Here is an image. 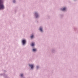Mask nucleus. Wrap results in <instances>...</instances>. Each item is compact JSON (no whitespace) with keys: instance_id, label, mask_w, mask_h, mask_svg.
<instances>
[{"instance_id":"9","label":"nucleus","mask_w":78,"mask_h":78,"mask_svg":"<svg viewBox=\"0 0 78 78\" xmlns=\"http://www.w3.org/2000/svg\"><path fill=\"white\" fill-rule=\"evenodd\" d=\"M33 37H34V35H32L31 36V38H33Z\"/></svg>"},{"instance_id":"11","label":"nucleus","mask_w":78,"mask_h":78,"mask_svg":"<svg viewBox=\"0 0 78 78\" xmlns=\"http://www.w3.org/2000/svg\"><path fill=\"white\" fill-rule=\"evenodd\" d=\"M38 68H39V67L38 66H37V69H38Z\"/></svg>"},{"instance_id":"7","label":"nucleus","mask_w":78,"mask_h":78,"mask_svg":"<svg viewBox=\"0 0 78 78\" xmlns=\"http://www.w3.org/2000/svg\"><path fill=\"white\" fill-rule=\"evenodd\" d=\"M33 51H36V49H33Z\"/></svg>"},{"instance_id":"3","label":"nucleus","mask_w":78,"mask_h":78,"mask_svg":"<svg viewBox=\"0 0 78 78\" xmlns=\"http://www.w3.org/2000/svg\"><path fill=\"white\" fill-rule=\"evenodd\" d=\"M30 67L31 68V69H33L34 67V65H29Z\"/></svg>"},{"instance_id":"8","label":"nucleus","mask_w":78,"mask_h":78,"mask_svg":"<svg viewBox=\"0 0 78 78\" xmlns=\"http://www.w3.org/2000/svg\"><path fill=\"white\" fill-rule=\"evenodd\" d=\"M34 45V43H32L31 44V46H32V47H33Z\"/></svg>"},{"instance_id":"2","label":"nucleus","mask_w":78,"mask_h":78,"mask_svg":"<svg viewBox=\"0 0 78 78\" xmlns=\"http://www.w3.org/2000/svg\"><path fill=\"white\" fill-rule=\"evenodd\" d=\"M22 43L23 45H24V44H25V43H26V40H23Z\"/></svg>"},{"instance_id":"6","label":"nucleus","mask_w":78,"mask_h":78,"mask_svg":"<svg viewBox=\"0 0 78 78\" xmlns=\"http://www.w3.org/2000/svg\"><path fill=\"white\" fill-rule=\"evenodd\" d=\"M39 30L41 31V32H42V29L41 28H40Z\"/></svg>"},{"instance_id":"12","label":"nucleus","mask_w":78,"mask_h":78,"mask_svg":"<svg viewBox=\"0 0 78 78\" xmlns=\"http://www.w3.org/2000/svg\"><path fill=\"white\" fill-rule=\"evenodd\" d=\"M14 3H15V1H13Z\"/></svg>"},{"instance_id":"1","label":"nucleus","mask_w":78,"mask_h":78,"mask_svg":"<svg viewBox=\"0 0 78 78\" xmlns=\"http://www.w3.org/2000/svg\"><path fill=\"white\" fill-rule=\"evenodd\" d=\"M3 8H4V5H3V0H0V9Z\"/></svg>"},{"instance_id":"5","label":"nucleus","mask_w":78,"mask_h":78,"mask_svg":"<svg viewBox=\"0 0 78 78\" xmlns=\"http://www.w3.org/2000/svg\"><path fill=\"white\" fill-rule=\"evenodd\" d=\"M66 8H64L62 9H61L62 11H65L66 10Z\"/></svg>"},{"instance_id":"10","label":"nucleus","mask_w":78,"mask_h":78,"mask_svg":"<svg viewBox=\"0 0 78 78\" xmlns=\"http://www.w3.org/2000/svg\"><path fill=\"white\" fill-rule=\"evenodd\" d=\"M21 76H22V77L23 76V74H21Z\"/></svg>"},{"instance_id":"4","label":"nucleus","mask_w":78,"mask_h":78,"mask_svg":"<svg viewBox=\"0 0 78 78\" xmlns=\"http://www.w3.org/2000/svg\"><path fill=\"white\" fill-rule=\"evenodd\" d=\"M35 14L36 16V18L38 17V15H37V13H35Z\"/></svg>"}]
</instances>
